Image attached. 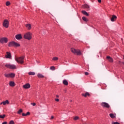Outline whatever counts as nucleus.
<instances>
[{
  "mask_svg": "<svg viewBox=\"0 0 124 124\" xmlns=\"http://www.w3.org/2000/svg\"><path fill=\"white\" fill-rule=\"evenodd\" d=\"M82 95L84 96V97H87V96H89V95H90V93H89L88 92H86L85 93H82Z\"/></svg>",
  "mask_w": 124,
  "mask_h": 124,
  "instance_id": "nucleus-17",
  "label": "nucleus"
},
{
  "mask_svg": "<svg viewBox=\"0 0 124 124\" xmlns=\"http://www.w3.org/2000/svg\"><path fill=\"white\" fill-rule=\"evenodd\" d=\"M21 113H23V109H20L18 111H17V114H21Z\"/></svg>",
  "mask_w": 124,
  "mask_h": 124,
  "instance_id": "nucleus-26",
  "label": "nucleus"
},
{
  "mask_svg": "<svg viewBox=\"0 0 124 124\" xmlns=\"http://www.w3.org/2000/svg\"><path fill=\"white\" fill-rule=\"evenodd\" d=\"M5 67L7 68H9V69H16L17 67H16V65L14 64H11L10 63H6L5 64Z\"/></svg>",
  "mask_w": 124,
  "mask_h": 124,
  "instance_id": "nucleus-3",
  "label": "nucleus"
},
{
  "mask_svg": "<svg viewBox=\"0 0 124 124\" xmlns=\"http://www.w3.org/2000/svg\"><path fill=\"white\" fill-rule=\"evenodd\" d=\"M2 124H7V122H4Z\"/></svg>",
  "mask_w": 124,
  "mask_h": 124,
  "instance_id": "nucleus-40",
  "label": "nucleus"
},
{
  "mask_svg": "<svg viewBox=\"0 0 124 124\" xmlns=\"http://www.w3.org/2000/svg\"><path fill=\"white\" fill-rule=\"evenodd\" d=\"M82 13L84 15H86V16H89V14L86 11H82Z\"/></svg>",
  "mask_w": 124,
  "mask_h": 124,
  "instance_id": "nucleus-20",
  "label": "nucleus"
},
{
  "mask_svg": "<svg viewBox=\"0 0 124 124\" xmlns=\"http://www.w3.org/2000/svg\"><path fill=\"white\" fill-rule=\"evenodd\" d=\"M9 85L11 87H14L15 86V82L14 81H10Z\"/></svg>",
  "mask_w": 124,
  "mask_h": 124,
  "instance_id": "nucleus-15",
  "label": "nucleus"
},
{
  "mask_svg": "<svg viewBox=\"0 0 124 124\" xmlns=\"http://www.w3.org/2000/svg\"><path fill=\"white\" fill-rule=\"evenodd\" d=\"M52 60L53 61H58V60H59V58L58 57H54Z\"/></svg>",
  "mask_w": 124,
  "mask_h": 124,
  "instance_id": "nucleus-31",
  "label": "nucleus"
},
{
  "mask_svg": "<svg viewBox=\"0 0 124 124\" xmlns=\"http://www.w3.org/2000/svg\"><path fill=\"white\" fill-rule=\"evenodd\" d=\"M107 59L108 60L109 62H113V60L112 59V58H111L110 56H107Z\"/></svg>",
  "mask_w": 124,
  "mask_h": 124,
  "instance_id": "nucleus-14",
  "label": "nucleus"
},
{
  "mask_svg": "<svg viewBox=\"0 0 124 124\" xmlns=\"http://www.w3.org/2000/svg\"><path fill=\"white\" fill-rule=\"evenodd\" d=\"M22 116H23V117H26V116H27V114H26V113H22Z\"/></svg>",
  "mask_w": 124,
  "mask_h": 124,
  "instance_id": "nucleus-37",
  "label": "nucleus"
},
{
  "mask_svg": "<svg viewBox=\"0 0 124 124\" xmlns=\"http://www.w3.org/2000/svg\"><path fill=\"white\" fill-rule=\"evenodd\" d=\"M5 58H6V59H10V60H11L12 59L11 53L9 52H7L6 55L5 56Z\"/></svg>",
  "mask_w": 124,
  "mask_h": 124,
  "instance_id": "nucleus-9",
  "label": "nucleus"
},
{
  "mask_svg": "<svg viewBox=\"0 0 124 124\" xmlns=\"http://www.w3.org/2000/svg\"><path fill=\"white\" fill-rule=\"evenodd\" d=\"M26 116H29L31 114V113L30 112H27L26 113Z\"/></svg>",
  "mask_w": 124,
  "mask_h": 124,
  "instance_id": "nucleus-35",
  "label": "nucleus"
},
{
  "mask_svg": "<svg viewBox=\"0 0 124 124\" xmlns=\"http://www.w3.org/2000/svg\"><path fill=\"white\" fill-rule=\"evenodd\" d=\"M8 41V39L6 37H3L0 39V42L2 44L3 43H7Z\"/></svg>",
  "mask_w": 124,
  "mask_h": 124,
  "instance_id": "nucleus-8",
  "label": "nucleus"
},
{
  "mask_svg": "<svg viewBox=\"0 0 124 124\" xmlns=\"http://www.w3.org/2000/svg\"><path fill=\"white\" fill-rule=\"evenodd\" d=\"M37 76L39 78H44V76L42 75L41 74H38Z\"/></svg>",
  "mask_w": 124,
  "mask_h": 124,
  "instance_id": "nucleus-22",
  "label": "nucleus"
},
{
  "mask_svg": "<svg viewBox=\"0 0 124 124\" xmlns=\"http://www.w3.org/2000/svg\"><path fill=\"white\" fill-rule=\"evenodd\" d=\"M9 47H20V44L15 42H11L8 44Z\"/></svg>",
  "mask_w": 124,
  "mask_h": 124,
  "instance_id": "nucleus-4",
  "label": "nucleus"
},
{
  "mask_svg": "<svg viewBox=\"0 0 124 124\" xmlns=\"http://www.w3.org/2000/svg\"><path fill=\"white\" fill-rule=\"evenodd\" d=\"M112 124H120V123L118 122H113Z\"/></svg>",
  "mask_w": 124,
  "mask_h": 124,
  "instance_id": "nucleus-36",
  "label": "nucleus"
},
{
  "mask_svg": "<svg viewBox=\"0 0 124 124\" xmlns=\"http://www.w3.org/2000/svg\"><path fill=\"white\" fill-rule=\"evenodd\" d=\"M85 75H86V76L89 75V73H88V72H85Z\"/></svg>",
  "mask_w": 124,
  "mask_h": 124,
  "instance_id": "nucleus-38",
  "label": "nucleus"
},
{
  "mask_svg": "<svg viewBox=\"0 0 124 124\" xmlns=\"http://www.w3.org/2000/svg\"><path fill=\"white\" fill-rule=\"evenodd\" d=\"M4 75V76H5V77H7V78L10 77V74H5Z\"/></svg>",
  "mask_w": 124,
  "mask_h": 124,
  "instance_id": "nucleus-28",
  "label": "nucleus"
},
{
  "mask_svg": "<svg viewBox=\"0 0 124 124\" xmlns=\"http://www.w3.org/2000/svg\"><path fill=\"white\" fill-rule=\"evenodd\" d=\"M16 38L18 40H20V39H22V35L19 34L16 35Z\"/></svg>",
  "mask_w": 124,
  "mask_h": 124,
  "instance_id": "nucleus-12",
  "label": "nucleus"
},
{
  "mask_svg": "<svg viewBox=\"0 0 124 124\" xmlns=\"http://www.w3.org/2000/svg\"><path fill=\"white\" fill-rule=\"evenodd\" d=\"M123 59H124V56H123Z\"/></svg>",
  "mask_w": 124,
  "mask_h": 124,
  "instance_id": "nucleus-46",
  "label": "nucleus"
},
{
  "mask_svg": "<svg viewBox=\"0 0 124 124\" xmlns=\"http://www.w3.org/2000/svg\"><path fill=\"white\" fill-rule=\"evenodd\" d=\"M29 75H35V73L33 72H30L28 73Z\"/></svg>",
  "mask_w": 124,
  "mask_h": 124,
  "instance_id": "nucleus-23",
  "label": "nucleus"
},
{
  "mask_svg": "<svg viewBox=\"0 0 124 124\" xmlns=\"http://www.w3.org/2000/svg\"><path fill=\"white\" fill-rule=\"evenodd\" d=\"M78 119H79V117H78V116H76L74 118V120L75 121H77V120H78Z\"/></svg>",
  "mask_w": 124,
  "mask_h": 124,
  "instance_id": "nucleus-30",
  "label": "nucleus"
},
{
  "mask_svg": "<svg viewBox=\"0 0 124 124\" xmlns=\"http://www.w3.org/2000/svg\"><path fill=\"white\" fill-rule=\"evenodd\" d=\"M50 69L51 70H55V66H52L50 67Z\"/></svg>",
  "mask_w": 124,
  "mask_h": 124,
  "instance_id": "nucleus-29",
  "label": "nucleus"
},
{
  "mask_svg": "<svg viewBox=\"0 0 124 124\" xmlns=\"http://www.w3.org/2000/svg\"><path fill=\"white\" fill-rule=\"evenodd\" d=\"M70 102H72V100H70Z\"/></svg>",
  "mask_w": 124,
  "mask_h": 124,
  "instance_id": "nucleus-44",
  "label": "nucleus"
},
{
  "mask_svg": "<svg viewBox=\"0 0 124 124\" xmlns=\"http://www.w3.org/2000/svg\"><path fill=\"white\" fill-rule=\"evenodd\" d=\"M82 7H83V8H86V9H90V6L87 4L83 5Z\"/></svg>",
  "mask_w": 124,
  "mask_h": 124,
  "instance_id": "nucleus-13",
  "label": "nucleus"
},
{
  "mask_svg": "<svg viewBox=\"0 0 124 124\" xmlns=\"http://www.w3.org/2000/svg\"><path fill=\"white\" fill-rule=\"evenodd\" d=\"M109 116L110 117V118H111V119H115V118H116V114L115 115L113 113H110Z\"/></svg>",
  "mask_w": 124,
  "mask_h": 124,
  "instance_id": "nucleus-16",
  "label": "nucleus"
},
{
  "mask_svg": "<svg viewBox=\"0 0 124 124\" xmlns=\"http://www.w3.org/2000/svg\"><path fill=\"white\" fill-rule=\"evenodd\" d=\"M65 62H67V61L65 60Z\"/></svg>",
  "mask_w": 124,
  "mask_h": 124,
  "instance_id": "nucleus-45",
  "label": "nucleus"
},
{
  "mask_svg": "<svg viewBox=\"0 0 124 124\" xmlns=\"http://www.w3.org/2000/svg\"><path fill=\"white\" fill-rule=\"evenodd\" d=\"M71 51L72 53L74 54L75 55L77 54L78 56H81L82 55V52L79 49H76L75 48H72L71 49Z\"/></svg>",
  "mask_w": 124,
  "mask_h": 124,
  "instance_id": "nucleus-1",
  "label": "nucleus"
},
{
  "mask_svg": "<svg viewBox=\"0 0 124 124\" xmlns=\"http://www.w3.org/2000/svg\"><path fill=\"white\" fill-rule=\"evenodd\" d=\"M31 105H32L33 106H35V105H36V104H35V103H31Z\"/></svg>",
  "mask_w": 124,
  "mask_h": 124,
  "instance_id": "nucleus-34",
  "label": "nucleus"
},
{
  "mask_svg": "<svg viewBox=\"0 0 124 124\" xmlns=\"http://www.w3.org/2000/svg\"><path fill=\"white\" fill-rule=\"evenodd\" d=\"M62 83L65 86H67V85H68V82H67V80H63Z\"/></svg>",
  "mask_w": 124,
  "mask_h": 124,
  "instance_id": "nucleus-19",
  "label": "nucleus"
},
{
  "mask_svg": "<svg viewBox=\"0 0 124 124\" xmlns=\"http://www.w3.org/2000/svg\"><path fill=\"white\" fill-rule=\"evenodd\" d=\"M15 124V123H14V121H13V120L11 121L9 123V124Z\"/></svg>",
  "mask_w": 124,
  "mask_h": 124,
  "instance_id": "nucleus-33",
  "label": "nucleus"
},
{
  "mask_svg": "<svg viewBox=\"0 0 124 124\" xmlns=\"http://www.w3.org/2000/svg\"><path fill=\"white\" fill-rule=\"evenodd\" d=\"M52 119H54V116H51V119L52 120Z\"/></svg>",
  "mask_w": 124,
  "mask_h": 124,
  "instance_id": "nucleus-42",
  "label": "nucleus"
},
{
  "mask_svg": "<svg viewBox=\"0 0 124 124\" xmlns=\"http://www.w3.org/2000/svg\"><path fill=\"white\" fill-rule=\"evenodd\" d=\"M24 60H25V57L24 56L15 58V61H16L17 62L21 63V64H23V63H24Z\"/></svg>",
  "mask_w": 124,
  "mask_h": 124,
  "instance_id": "nucleus-2",
  "label": "nucleus"
},
{
  "mask_svg": "<svg viewBox=\"0 0 124 124\" xmlns=\"http://www.w3.org/2000/svg\"><path fill=\"white\" fill-rule=\"evenodd\" d=\"M23 88H24V89H30L31 88V85L30 83H27L23 85Z\"/></svg>",
  "mask_w": 124,
  "mask_h": 124,
  "instance_id": "nucleus-10",
  "label": "nucleus"
},
{
  "mask_svg": "<svg viewBox=\"0 0 124 124\" xmlns=\"http://www.w3.org/2000/svg\"><path fill=\"white\" fill-rule=\"evenodd\" d=\"M9 26V22L7 19H4L3 23V27H4V28H6V29H7Z\"/></svg>",
  "mask_w": 124,
  "mask_h": 124,
  "instance_id": "nucleus-6",
  "label": "nucleus"
},
{
  "mask_svg": "<svg viewBox=\"0 0 124 124\" xmlns=\"http://www.w3.org/2000/svg\"><path fill=\"white\" fill-rule=\"evenodd\" d=\"M98 2L100 3L101 2V0H97Z\"/></svg>",
  "mask_w": 124,
  "mask_h": 124,
  "instance_id": "nucleus-41",
  "label": "nucleus"
},
{
  "mask_svg": "<svg viewBox=\"0 0 124 124\" xmlns=\"http://www.w3.org/2000/svg\"><path fill=\"white\" fill-rule=\"evenodd\" d=\"M116 19H117V16L115 15H113L111 18H110V21H111V22H114V21H116Z\"/></svg>",
  "mask_w": 124,
  "mask_h": 124,
  "instance_id": "nucleus-11",
  "label": "nucleus"
},
{
  "mask_svg": "<svg viewBox=\"0 0 124 124\" xmlns=\"http://www.w3.org/2000/svg\"><path fill=\"white\" fill-rule=\"evenodd\" d=\"M32 34L31 32H28L24 34V37L25 39H28V40H31V35Z\"/></svg>",
  "mask_w": 124,
  "mask_h": 124,
  "instance_id": "nucleus-5",
  "label": "nucleus"
},
{
  "mask_svg": "<svg viewBox=\"0 0 124 124\" xmlns=\"http://www.w3.org/2000/svg\"><path fill=\"white\" fill-rule=\"evenodd\" d=\"M10 77L11 78H13V77H15V74L11 73L10 74Z\"/></svg>",
  "mask_w": 124,
  "mask_h": 124,
  "instance_id": "nucleus-25",
  "label": "nucleus"
},
{
  "mask_svg": "<svg viewBox=\"0 0 124 124\" xmlns=\"http://www.w3.org/2000/svg\"><path fill=\"white\" fill-rule=\"evenodd\" d=\"M26 28H27L29 30H31V24H27Z\"/></svg>",
  "mask_w": 124,
  "mask_h": 124,
  "instance_id": "nucleus-21",
  "label": "nucleus"
},
{
  "mask_svg": "<svg viewBox=\"0 0 124 124\" xmlns=\"http://www.w3.org/2000/svg\"><path fill=\"white\" fill-rule=\"evenodd\" d=\"M55 101L57 102H59L60 101V100L59 99H55Z\"/></svg>",
  "mask_w": 124,
  "mask_h": 124,
  "instance_id": "nucleus-39",
  "label": "nucleus"
},
{
  "mask_svg": "<svg viewBox=\"0 0 124 124\" xmlns=\"http://www.w3.org/2000/svg\"><path fill=\"white\" fill-rule=\"evenodd\" d=\"M101 106L103 107L104 108H110V105H109V104L106 103V102H102L101 103Z\"/></svg>",
  "mask_w": 124,
  "mask_h": 124,
  "instance_id": "nucleus-7",
  "label": "nucleus"
},
{
  "mask_svg": "<svg viewBox=\"0 0 124 124\" xmlns=\"http://www.w3.org/2000/svg\"><path fill=\"white\" fill-rule=\"evenodd\" d=\"M56 97L59 98V95H56Z\"/></svg>",
  "mask_w": 124,
  "mask_h": 124,
  "instance_id": "nucleus-43",
  "label": "nucleus"
},
{
  "mask_svg": "<svg viewBox=\"0 0 124 124\" xmlns=\"http://www.w3.org/2000/svg\"><path fill=\"white\" fill-rule=\"evenodd\" d=\"M6 5L7 6H8L9 5H10V2L9 1H7L6 3Z\"/></svg>",
  "mask_w": 124,
  "mask_h": 124,
  "instance_id": "nucleus-32",
  "label": "nucleus"
},
{
  "mask_svg": "<svg viewBox=\"0 0 124 124\" xmlns=\"http://www.w3.org/2000/svg\"><path fill=\"white\" fill-rule=\"evenodd\" d=\"M9 101L8 100H6L5 101H4L2 103H1V104H3V105H6V104H9Z\"/></svg>",
  "mask_w": 124,
  "mask_h": 124,
  "instance_id": "nucleus-18",
  "label": "nucleus"
},
{
  "mask_svg": "<svg viewBox=\"0 0 124 124\" xmlns=\"http://www.w3.org/2000/svg\"><path fill=\"white\" fill-rule=\"evenodd\" d=\"M0 118L1 119H4L5 118V114H3V115H0Z\"/></svg>",
  "mask_w": 124,
  "mask_h": 124,
  "instance_id": "nucleus-27",
  "label": "nucleus"
},
{
  "mask_svg": "<svg viewBox=\"0 0 124 124\" xmlns=\"http://www.w3.org/2000/svg\"><path fill=\"white\" fill-rule=\"evenodd\" d=\"M82 20H83V21H84L85 22H88V18L85 16H83L82 17Z\"/></svg>",
  "mask_w": 124,
  "mask_h": 124,
  "instance_id": "nucleus-24",
  "label": "nucleus"
}]
</instances>
